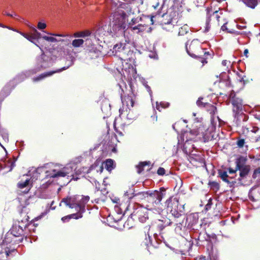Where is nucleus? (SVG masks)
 I'll return each instance as SVG.
<instances>
[{
	"label": "nucleus",
	"mask_w": 260,
	"mask_h": 260,
	"mask_svg": "<svg viewBox=\"0 0 260 260\" xmlns=\"http://www.w3.org/2000/svg\"><path fill=\"white\" fill-rule=\"evenodd\" d=\"M193 115L194 116H196V113H193Z\"/></svg>",
	"instance_id": "nucleus-60"
},
{
	"label": "nucleus",
	"mask_w": 260,
	"mask_h": 260,
	"mask_svg": "<svg viewBox=\"0 0 260 260\" xmlns=\"http://www.w3.org/2000/svg\"><path fill=\"white\" fill-rule=\"evenodd\" d=\"M79 179V178H75L74 176H73V178L72 179H73L74 180H77Z\"/></svg>",
	"instance_id": "nucleus-56"
},
{
	"label": "nucleus",
	"mask_w": 260,
	"mask_h": 260,
	"mask_svg": "<svg viewBox=\"0 0 260 260\" xmlns=\"http://www.w3.org/2000/svg\"><path fill=\"white\" fill-rule=\"evenodd\" d=\"M66 68H63L62 69H59V70L55 71H51V72H49L44 73L43 74L40 75L39 76H38L37 77L34 78L32 79V81L34 82H37V81H40L41 80H43V79H44L46 77H47L52 75L54 73L60 72L64 70H66Z\"/></svg>",
	"instance_id": "nucleus-12"
},
{
	"label": "nucleus",
	"mask_w": 260,
	"mask_h": 260,
	"mask_svg": "<svg viewBox=\"0 0 260 260\" xmlns=\"http://www.w3.org/2000/svg\"><path fill=\"white\" fill-rule=\"evenodd\" d=\"M46 27V24L44 23L39 22L38 24V28L39 29H43Z\"/></svg>",
	"instance_id": "nucleus-39"
},
{
	"label": "nucleus",
	"mask_w": 260,
	"mask_h": 260,
	"mask_svg": "<svg viewBox=\"0 0 260 260\" xmlns=\"http://www.w3.org/2000/svg\"><path fill=\"white\" fill-rule=\"evenodd\" d=\"M11 234L14 237H21L23 235V230L20 226H13L11 230Z\"/></svg>",
	"instance_id": "nucleus-16"
},
{
	"label": "nucleus",
	"mask_w": 260,
	"mask_h": 260,
	"mask_svg": "<svg viewBox=\"0 0 260 260\" xmlns=\"http://www.w3.org/2000/svg\"><path fill=\"white\" fill-rule=\"evenodd\" d=\"M77 208L79 209V211L76 213L70 214L71 218L78 219L83 217L82 214L85 211V206L83 205H77Z\"/></svg>",
	"instance_id": "nucleus-14"
},
{
	"label": "nucleus",
	"mask_w": 260,
	"mask_h": 260,
	"mask_svg": "<svg viewBox=\"0 0 260 260\" xmlns=\"http://www.w3.org/2000/svg\"><path fill=\"white\" fill-rule=\"evenodd\" d=\"M230 64V62L226 60H224L222 61V65L223 66H226L228 65H229Z\"/></svg>",
	"instance_id": "nucleus-44"
},
{
	"label": "nucleus",
	"mask_w": 260,
	"mask_h": 260,
	"mask_svg": "<svg viewBox=\"0 0 260 260\" xmlns=\"http://www.w3.org/2000/svg\"><path fill=\"white\" fill-rule=\"evenodd\" d=\"M7 166L8 167H10L9 171H11L13 169V168L15 166V160H9L7 164Z\"/></svg>",
	"instance_id": "nucleus-36"
},
{
	"label": "nucleus",
	"mask_w": 260,
	"mask_h": 260,
	"mask_svg": "<svg viewBox=\"0 0 260 260\" xmlns=\"http://www.w3.org/2000/svg\"><path fill=\"white\" fill-rule=\"evenodd\" d=\"M70 215L65 216L61 218V220L63 222H66L69 221L71 219Z\"/></svg>",
	"instance_id": "nucleus-42"
},
{
	"label": "nucleus",
	"mask_w": 260,
	"mask_h": 260,
	"mask_svg": "<svg viewBox=\"0 0 260 260\" xmlns=\"http://www.w3.org/2000/svg\"><path fill=\"white\" fill-rule=\"evenodd\" d=\"M52 36H58V37H71L72 36L69 34H49Z\"/></svg>",
	"instance_id": "nucleus-40"
},
{
	"label": "nucleus",
	"mask_w": 260,
	"mask_h": 260,
	"mask_svg": "<svg viewBox=\"0 0 260 260\" xmlns=\"http://www.w3.org/2000/svg\"><path fill=\"white\" fill-rule=\"evenodd\" d=\"M39 71V70L38 69H31V70L27 71L25 73V75L26 77H28L32 75L36 74Z\"/></svg>",
	"instance_id": "nucleus-34"
},
{
	"label": "nucleus",
	"mask_w": 260,
	"mask_h": 260,
	"mask_svg": "<svg viewBox=\"0 0 260 260\" xmlns=\"http://www.w3.org/2000/svg\"><path fill=\"white\" fill-rule=\"evenodd\" d=\"M135 20H136L135 19H132L131 21L129 23V25H130V26H132L134 24H135Z\"/></svg>",
	"instance_id": "nucleus-50"
},
{
	"label": "nucleus",
	"mask_w": 260,
	"mask_h": 260,
	"mask_svg": "<svg viewBox=\"0 0 260 260\" xmlns=\"http://www.w3.org/2000/svg\"><path fill=\"white\" fill-rule=\"evenodd\" d=\"M210 26L209 25V21H207V23H206V26L205 31H208L210 29Z\"/></svg>",
	"instance_id": "nucleus-45"
},
{
	"label": "nucleus",
	"mask_w": 260,
	"mask_h": 260,
	"mask_svg": "<svg viewBox=\"0 0 260 260\" xmlns=\"http://www.w3.org/2000/svg\"><path fill=\"white\" fill-rule=\"evenodd\" d=\"M135 97L133 94H128L125 96L123 103H125L126 106L129 108V107L133 108L135 103Z\"/></svg>",
	"instance_id": "nucleus-15"
},
{
	"label": "nucleus",
	"mask_w": 260,
	"mask_h": 260,
	"mask_svg": "<svg viewBox=\"0 0 260 260\" xmlns=\"http://www.w3.org/2000/svg\"><path fill=\"white\" fill-rule=\"evenodd\" d=\"M259 175H260V167L254 170L252 175V177L253 178H256Z\"/></svg>",
	"instance_id": "nucleus-37"
},
{
	"label": "nucleus",
	"mask_w": 260,
	"mask_h": 260,
	"mask_svg": "<svg viewBox=\"0 0 260 260\" xmlns=\"http://www.w3.org/2000/svg\"><path fill=\"white\" fill-rule=\"evenodd\" d=\"M6 15H7V16H10V17H12L13 16L12 15H11V14H9L8 13H6Z\"/></svg>",
	"instance_id": "nucleus-57"
},
{
	"label": "nucleus",
	"mask_w": 260,
	"mask_h": 260,
	"mask_svg": "<svg viewBox=\"0 0 260 260\" xmlns=\"http://www.w3.org/2000/svg\"><path fill=\"white\" fill-rule=\"evenodd\" d=\"M167 210L170 212L173 216L178 218L181 216V213L178 211V201L175 199L170 198L166 201Z\"/></svg>",
	"instance_id": "nucleus-4"
},
{
	"label": "nucleus",
	"mask_w": 260,
	"mask_h": 260,
	"mask_svg": "<svg viewBox=\"0 0 260 260\" xmlns=\"http://www.w3.org/2000/svg\"><path fill=\"white\" fill-rule=\"evenodd\" d=\"M186 52L192 57H199L202 53L204 55H209V52L203 50L201 47V43L198 40H193L191 42L186 43Z\"/></svg>",
	"instance_id": "nucleus-1"
},
{
	"label": "nucleus",
	"mask_w": 260,
	"mask_h": 260,
	"mask_svg": "<svg viewBox=\"0 0 260 260\" xmlns=\"http://www.w3.org/2000/svg\"><path fill=\"white\" fill-rule=\"evenodd\" d=\"M199 130L201 131V134L202 135L203 139L205 142L211 140L213 139L212 127L211 128L207 127L205 125L200 124Z\"/></svg>",
	"instance_id": "nucleus-5"
},
{
	"label": "nucleus",
	"mask_w": 260,
	"mask_h": 260,
	"mask_svg": "<svg viewBox=\"0 0 260 260\" xmlns=\"http://www.w3.org/2000/svg\"><path fill=\"white\" fill-rule=\"evenodd\" d=\"M84 43V40L81 39H75L72 42V46L74 47L77 48L81 47Z\"/></svg>",
	"instance_id": "nucleus-29"
},
{
	"label": "nucleus",
	"mask_w": 260,
	"mask_h": 260,
	"mask_svg": "<svg viewBox=\"0 0 260 260\" xmlns=\"http://www.w3.org/2000/svg\"><path fill=\"white\" fill-rule=\"evenodd\" d=\"M235 117L237 118V120L239 122L246 121L248 119V116L247 115L240 112L235 114Z\"/></svg>",
	"instance_id": "nucleus-21"
},
{
	"label": "nucleus",
	"mask_w": 260,
	"mask_h": 260,
	"mask_svg": "<svg viewBox=\"0 0 260 260\" xmlns=\"http://www.w3.org/2000/svg\"><path fill=\"white\" fill-rule=\"evenodd\" d=\"M219 175L223 181L228 183L229 182V181L228 180V175L226 172L220 171L219 172Z\"/></svg>",
	"instance_id": "nucleus-31"
},
{
	"label": "nucleus",
	"mask_w": 260,
	"mask_h": 260,
	"mask_svg": "<svg viewBox=\"0 0 260 260\" xmlns=\"http://www.w3.org/2000/svg\"><path fill=\"white\" fill-rule=\"evenodd\" d=\"M238 170L240 171L239 180H241V179L246 177L248 175L250 170V166L249 165H247L236 168V170Z\"/></svg>",
	"instance_id": "nucleus-13"
},
{
	"label": "nucleus",
	"mask_w": 260,
	"mask_h": 260,
	"mask_svg": "<svg viewBox=\"0 0 260 260\" xmlns=\"http://www.w3.org/2000/svg\"><path fill=\"white\" fill-rule=\"evenodd\" d=\"M237 170H233L232 169H231L230 168L229 169V172L230 174H236V172H237Z\"/></svg>",
	"instance_id": "nucleus-46"
},
{
	"label": "nucleus",
	"mask_w": 260,
	"mask_h": 260,
	"mask_svg": "<svg viewBox=\"0 0 260 260\" xmlns=\"http://www.w3.org/2000/svg\"><path fill=\"white\" fill-rule=\"evenodd\" d=\"M212 109H214V110H216V107H214V106H212Z\"/></svg>",
	"instance_id": "nucleus-58"
},
{
	"label": "nucleus",
	"mask_w": 260,
	"mask_h": 260,
	"mask_svg": "<svg viewBox=\"0 0 260 260\" xmlns=\"http://www.w3.org/2000/svg\"><path fill=\"white\" fill-rule=\"evenodd\" d=\"M149 194V196L153 200H154V202L155 203H159L161 201L162 198L164 197L165 193V190L163 188H160L159 191L158 190H154V191L149 193L148 191H147L146 192H139L137 194H134L133 193L132 195L131 196H129L128 192H125L124 194L125 196H127L129 199H132L134 198L135 197L140 196L142 194L144 196V194Z\"/></svg>",
	"instance_id": "nucleus-2"
},
{
	"label": "nucleus",
	"mask_w": 260,
	"mask_h": 260,
	"mask_svg": "<svg viewBox=\"0 0 260 260\" xmlns=\"http://www.w3.org/2000/svg\"><path fill=\"white\" fill-rule=\"evenodd\" d=\"M232 95V96L234 97V98H236L235 97V94L234 92H232L230 95V99H231V95Z\"/></svg>",
	"instance_id": "nucleus-53"
},
{
	"label": "nucleus",
	"mask_w": 260,
	"mask_h": 260,
	"mask_svg": "<svg viewBox=\"0 0 260 260\" xmlns=\"http://www.w3.org/2000/svg\"><path fill=\"white\" fill-rule=\"evenodd\" d=\"M148 218L147 217H140L139 219H140V220L142 222H145L146 220V219Z\"/></svg>",
	"instance_id": "nucleus-48"
},
{
	"label": "nucleus",
	"mask_w": 260,
	"mask_h": 260,
	"mask_svg": "<svg viewBox=\"0 0 260 260\" xmlns=\"http://www.w3.org/2000/svg\"><path fill=\"white\" fill-rule=\"evenodd\" d=\"M236 28L242 30L244 28H246V25L245 24H242V25H240L237 23V26H236Z\"/></svg>",
	"instance_id": "nucleus-43"
},
{
	"label": "nucleus",
	"mask_w": 260,
	"mask_h": 260,
	"mask_svg": "<svg viewBox=\"0 0 260 260\" xmlns=\"http://www.w3.org/2000/svg\"><path fill=\"white\" fill-rule=\"evenodd\" d=\"M201 133V131L199 130V126L197 128H193L189 132V135L192 136H197Z\"/></svg>",
	"instance_id": "nucleus-33"
},
{
	"label": "nucleus",
	"mask_w": 260,
	"mask_h": 260,
	"mask_svg": "<svg viewBox=\"0 0 260 260\" xmlns=\"http://www.w3.org/2000/svg\"><path fill=\"white\" fill-rule=\"evenodd\" d=\"M157 172L158 175H163L165 174V170L163 168H159Z\"/></svg>",
	"instance_id": "nucleus-41"
},
{
	"label": "nucleus",
	"mask_w": 260,
	"mask_h": 260,
	"mask_svg": "<svg viewBox=\"0 0 260 260\" xmlns=\"http://www.w3.org/2000/svg\"><path fill=\"white\" fill-rule=\"evenodd\" d=\"M135 117H134L133 118H134ZM128 118L129 119H132L133 118H131V117H128Z\"/></svg>",
	"instance_id": "nucleus-62"
},
{
	"label": "nucleus",
	"mask_w": 260,
	"mask_h": 260,
	"mask_svg": "<svg viewBox=\"0 0 260 260\" xmlns=\"http://www.w3.org/2000/svg\"><path fill=\"white\" fill-rule=\"evenodd\" d=\"M9 141L8 134L5 132H0V145L3 147L2 143H8Z\"/></svg>",
	"instance_id": "nucleus-23"
},
{
	"label": "nucleus",
	"mask_w": 260,
	"mask_h": 260,
	"mask_svg": "<svg viewBox=\"0 0 260 260\" xmlns=\"http://www.w3.org/2000/svg\"><path fill=\"white\" fill-rule=\"evenodd\" d=\"M127 17L128 15L125 12L119 9L118 11L114 14L113 25L118 28H124Z\"/></svg>",
	"instance_id": "nucleus-3"
},
{
	"label": "nucleus",
	"mask_w": 260,
	"mask_h": 260,
	"mask_svg": "<svg viewBox=\"0 0 260 260\" xmlns=\"http://www.w3.org/2000/svg\"><path fill=\"white\" fill-rule=\"evenodd\" d=\"M201 62L202 63V65L204 66L205 64L207 63V58H202L201 60Z\"/></svg>",
	"instance_id": "nucleus-47"
},
{
	"label": "nucleus",
	"mask_w": 260,
	"mask_h": 260,
	"mask_svg": "<svg viewBox=\"0 0 260 260\" xmlns=\"http://www.w3.org/2000/svg\"><path fill=\"white\" fill-rule=\"evenodd\" d=\"M125 45L122 43L117 44L113 48V53H114L115 55H118L122 58V57L123 56L122 53L125 50Z\"/></svg>",
	"instance_id": "nucleus-11"
},
{
	"label": "nucleus",
	"mask_w": 260,
	"mask_h": 260,
	"mask_svg": "<svg viewBox=\"0 0 260 260\" xmlns=\"http://www.w3.org/2000/svg\"><path fill=\"white\" fill-rule=\"evenodd\" d=\"M147 27L148 26L147 25H143L142 24H139L137 26H129V28L132 30L135 31L136 33L140 34L145 31Z\"/></svg>",
	"instance_id": "nucleus-17"
},
{
	"label": "nucleus",
	"mask_w": 260,
	"mask_h": 260,
	"mask_svg": "<svg viewBox=\"0 0 260 260\" xmlns=\"http://www.w3.org/2000/svg\"><path fill=\"white\" fill-rule=\"evenodd\" d=\"M247 7L254 9L258 5V0H241Z\"/></svg>",
	"instance_id": "nucleus-18"
},
{
	"label": "nucleus",
	"mask_w": 260,
	"mask_h": 260,
	"mask_svg": "<svg viewBox=\"0 0 260 260\" xmlns=\"http://www.w3.org/2000/svg\"><path fill=\"white\" fill-rule=\"evenodd\" d=\"M105 168L108 171H111L114 168V161L111 159H108L105 162Z\"/></svg>",
	"instance_id": "nucleus-24"
},
{
	"label": "nucleus",
	"mask_w": 260,
	"mask_h": 260,
	"mask_svg": "<svg viewBox=\"0 0 260 260\" xmlns=\"http://www.w3.org/2000/svg\"><path fill=\"white\" fill-rule=\"evenodd\" d=\"M246 143L244 139L242 138L241 137H238L237 138L236 144L239 148H241L243 147L244 146H245V147L246 148V149L247 150L248 146L247 145H246Z\"/></svg>",
	"instance_id": "nucleus-25"
},
{
	"label": "nucleus",
	"mask_w": 260,
	"mask_h": 260,
	"mask_svg": "<svg viewBox=\"0 0 260 260\" xmlns=\"http://www.w3.org/2000/svg\"><path fill=\"white\" fill-rule=\"evenodd\" d=\"M119 9H122L125 10V12L127 15L129 14L132 11V8L129 5L125 3H123L120 5Z\"/></svg>",
	"instance_id": "nucleus-28"
},
{
	"label": "nucleus",
	"mask_w": 260,
	"mask_h": 260,
	"mask_svg": "<svg viewBox=\"0 0 260 260\" xmlns=\"http://www.w3.org/2000/svg\"><path fill=\"white\" fill-rule=\"evenodd\" d=\"M248 50L247 49H245L244 51V55L246 57H248Z\"/></svg>",
	"instance_id": "nucleus-49"
},
{
	"label": "nucleus",
	"mask_w": 260,
	"mask_h": 260,
	"mask_svg": "<svg viewBox=\"0 0 260 260\" xmlns=\"http://www.w3.org/2000/svg\"><path fill=\"white\" fill-rule=\"evenodd\" d=\"M170 103L167 102H160L156 103V108L159 111H161L162 109H166L169 107Z\"/></svg>",
	"instance_id": "nucleus-22"
},
{
	"label": "nucleus",
	"mask_w": 260,
	"mask_h": 260,
	"mask_svg": "<svg viewBox=\"0 0 260 260\" xmlns=\"http://www.w3.org/2000/svg\"><path fill=\"white\" fill-rule=\"evenodd\" d=\"M237 22L236 21L227 22L221 26L222 30H226L227 32L236 35L240 34V32L236 30Z\"/></svg>",
	"instance_id": "nucleus-6"
},
{
	"label": "nucleus",
	"mask_w": 260,
	"mask_h": 260,
	"mask_svg": "<svg viewBox=\"0 0 260 260\" xmlns=\"http://www.w3.org/2000/svg\"><path fill=\"white\" fill-rule=\"evenodd\" d=\"M90 32L88 30L76 32L74 33L75 37H85L90 36Z\"/></svg>",
	"instance_id": "nucleus-27"
},
{
	"label": "nucleus",
	"mask_w": 260,
	"mask_h": 260,
	"mask_svg": "<svg viewBox=\"0 0 260 260\" xmlns=\"http://www.w3.org/2000/svg\"><path fill=\"white\" fill-rule=\"evenodd\" d=\"M149 164L150 163L149 162L147 161L140 162L136 167L138 173L140 174L142 173L144 170V169L146 166H148L147 170H149Z\"/></svg>",
	"instance_id": "nucleus-20"
},
{
	"label": "nucleus",
	"mask_w": 260,
	"mask_h": 260,
	"mask_svg": "<svg viewBox=\"0 0 260 260\" xmlns=\"http://www.w3.org/2000/svg\"><path fill=\"white\" fill-rule=\"evenodd\" d=\"M103 167L102 166V167H101V172L103 171Z\"/></svg>",
	"instance_id": "nucleus-59"
},
{
	"label": "nucleus",
	"mask_w": 260,
	"mask_h": 260,
	"mask_svg": "<svg viewBox=\"0 0 260 260\" xmlns=\"http://www.w3.org/2000/svg\"><path fill=\"white\" fill-rule=\"evenodd\" d=\"M89 200V197L88 196L84 197L82 198V199L80 201V203L77 205H82L83 204H86Z\"/></svg>",
	"instance_id": "nucleus-38"
},
{
	"label": "nucleus",
	"mask_w": 260,
	"mask_h": 260,
	"mask_svg": "<svg viewBox=\"0 0 260 260\" xmlns=\"http://www.w3.org/2000/svg\"><path fill=\"white\" fill-rule=\"evenodd\" d=\"M42 38L47 41L50 42H63L64 40H58L55 38L53 37H48L46 36H44L42 37Z\"/></svg>",
	"instance_id": "nucleus-30"
},
{
	"label": "nucleus",
	"mask_w": 260,
	"mask_h": 260,
	"mask_svg": "<svg viewBox=\"0 0 260 260\" xmlns=\"http://www.w3.org/2000/svg\"><path fill=\"white\" fill-rule=\"evenodd\" d=\"M231 101L233 106V112L235 114L240 112L242 109V100L239 98L231 95Z\"/></svg>",
	"instance_id": "nucleus-8"
},
{
	"label": "nucleus",
	"mask_w": 260,
	"mask_h": 260,
	"mask_svg": "<svg viewBox=\"0 0 260 260\" xmlns=\"http://www.w3.org/2000/svg\"><path fill=\"white\" fill-rule=\"evenodd\" d=\"M62 202H64L67 206H69L70 208H73L76 207L74 204H72V200L71 198L63 199Z\"/></svg>",
	"instance_id": "nucleus-32"
},
{
	"label": "nucleus",
	"mask_w": 260,
	"mask_h": 260,
	"mask_svg": "<svg viewBox=\"0 0 260 260\" xmlns=\"http://www.w3.org/2000/svg\"><path fill=\"white\" fill-rule=\"evenodd\" d=\"M151 118H152V119H153V120L154 121L157 120V116L155 115H154L153 116H152Z\"/></svg>",
	"instance_id": "nucleus-52"
},
{
	"label": "nucleus",
	"mask_w": 260,
	"mask_h": 260,
	"mask_svg": "<svg viewBox=\"0 0 260 260\" xmlns=\"http://www.w3.org/2000/svg\"><path fill=\"white\" fill-rule=\"evenodd\" d=\"M151 21L152 22H153V18H152H152H151ZM152 23H153V22H152Z\"/></svg>",
	"instance_id": "nucleus-61"
},
{
	"label": "nucleus",
	"mask_w": 260,
	"mask_h": 260,
	"mask_svg": "<svg viewBox=\"0 0 260 260\" xmlns=\"http://www.w3.org/2000/svg\"><path fill=\"white\" fill-rule=\"evenodd\" d=\"M119 207L118 206H117V205L115 206V210L118 211V210H119Z\"/></svg>",
	"instance_id": "nucleus-54"
},
{
	"label": "nucleus",
	"mask_w": 260,
	"mask_h": 260,
	"mask_svg": "<svg viewBox=\"0 0 260 260\" xmlns=\"http://www.w3.org/2000/svg\"><path fill=\"white\" fill-rule=\"evenodd\" d=\"M32 30L33 32L30 35L22 32H19L18 31H17V32H19L21 35L23 36L25 38H26L29 41L33 42V41L34 40H38L40 39L41 37V34L39 32H38L36 28H32Z\"/></svg>",
	"instance_id": "nucleus-9"
},
{
	"label": "nucleus",
	"mask_w": 260,
	"mask_h": 260,
	"mask_svg": "<svg viewBox=\"0 0 260 260\" xmlns=\"http://www.w3.org/2000/svg\"><path fill=\"white\" fill-rule=\"evenodd\" d=\"M203 100V98H200L197 101V104L200 107H205L207 105H208L207 103H205L202 101Z\"/></svg>",
	"instance_id": "nucleus-35"
},
{
	"label": "nucleus",
	"mask_w": 260,
	"mask_h": 260,
	"mask_svg": "<svg viewBox=\"0 0 260 260\" xmlns=\"http://www.w3.org/2000/svg\"><path fill=\"white\" fill-rule=\"evenodd\" d=\"M247 160V158L246 157L240 156L236 160V168H239L241 166H247V165L245 164Z\"/></svg>",
	"instance_id": "nucleus-19"
},
{
	"label": "nucleus",
	"mask_w": 260,
	"mask_h": 260,
	"mask_svg": "<svg viewBox=\"0 0 260 260\" xmlns=\"http://www.w3.org/2000/svg\"><path fill=\"white\" fill-rule=\"evenodd\" d=\"M189 30V26L187 25H184L179 28L178 35L179 36H184L188 32Z\"/></svg>",
	"instance_id": "nucleus-26"
},
{
	"label": "nucleus",
	"mask_w": 260,
	"mask_h": 260,
	"mask_svg": "<svg viewBox=\"0 0 260 260\" xmlns=\"http://www.w3.org/2000/svg\"><path fill=\"white\" fill-rule=\"evenodd\" d=\"M67 170L68 169L66 168H64L63 169L60 170L53 169L50 171H47L46 172V173L47 174V176L52 178L58 177H64L67 174H69V172L67 171Z\"/></svg>",
	"instance_id": "nucleus-7"
},
{
	"label": "nucleus",
	"mask_w": 260,
	"mask_h": 260,
	"mask_svg": "<svg viewBox=\"0 0 260 260\" xmlns=\"http://www.w3.org/2000/svg\"><path fill=\"white\" fill-rule=\"evenodd\" d=\"M213 15H215V16H216V17H217V18H218V17H217V11H216V12H214V13H213Z\"/></svg>",
	"instance_id": "nucleus-55"
},
{
	"label": "nucleus",
	"mask_w": 260,
	"mask_h": 260,
	"mask_svg": "<svg viewBox=\"0 0 260 260\" xmlns=\"http://www.w3.org/2000/svg\"><path fill=\"white\" fill-rule=\"evenodd\" d=\"M17 186L19 189H22L26 188L27 192L31 187V184L30 183V178H27L24 180L21 179L17 184Z\"/></svg>",
	"instance_id": "nucleus-10"
},
{
	"label": "nucleus",
	"mask_w": 260,
	"mask_h": 260,
	"mask_svg": "<svg viewBox=\"0 0 260 260\" xmlns=\"http://www.w3.org/2000/svg\"><path fill=\"white\" fill-rule=\"evenodd\" d=\"M0 27H2L3 28H8L10 29H11L9 27L5 25L4 24L1 23H0Z\"/></svg>",
	"instance_id": "nucleus-51"
}]
</instances>
